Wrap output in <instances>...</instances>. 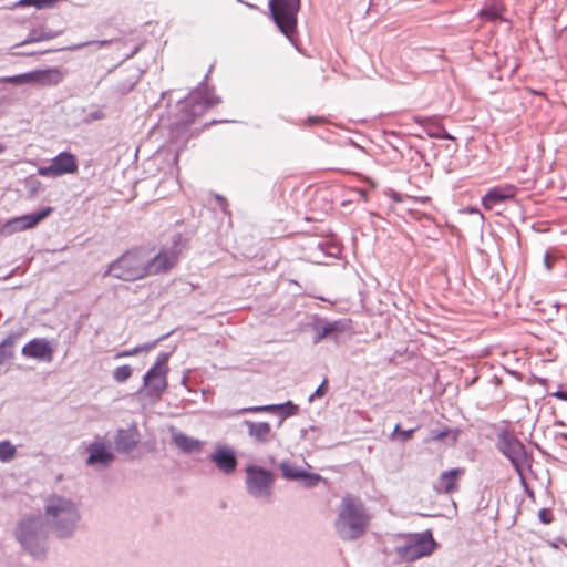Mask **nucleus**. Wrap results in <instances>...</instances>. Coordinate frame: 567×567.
<instances>
[{
	"mask_svg": "<svg viewBox=\"0 0 567 567\" xmlns=\"http://www.w3.org/2000/svg\"><path fill=\"white\" fill-rule=\"evenodd\" d=\"M42 518L56 539H70L79 529L82 516L73 498L52 493L43 499Z\"/></svg>",
	"mask_w": 567,
	"mask_h": 567,
	"instance_id": "obj_1",
	"label": "nucleus"
},
{
	"mask_svg": "<svg viewBox=\"0 0 567 567\" xmlns=\"http://www.w3.org/2000/svg\"><path fill=\"white\" fill-rule=\"evenodd\" d=\"M370 520V514L363 502L347 494L338 506L334 528L341 539L355 540L367 533Z\"/></svg>",
	"mask_w": 567,
	"mask_h": 567,
	"instance_id": "obj_2",
	"label": "nucleus"
},
{
	"mask_svg": "<svg viewBox=\"0 0 567 567\" xmlns=\"http://www.w3.org/2000/svg\"><path fill=\"white\" fill-rule=\"evenodd\" d=\"M50 532L42 516L31 514L20 518L14 528V537L21 548L37 560H44L49 550Z\"/></svg>",
	"mask_w": 567,
	"mask_h": 567,
	"instance_id": "obj_3",
	"label": "nucleus"
},
{
	"mask_svg": "<svg viewBox=\"0 0 567 567\" xmlns=\"http://www.w3.org/2000/svg\"><path fill=\"white\" fill-rule=\"evenodd\" d=\"M392 547L388 554L395 557L399 563H412L430 556L436 548L431 532L399 533L390 539Z\"/></svg>",
	"mask_w": 567,
	"mask_h": 567,
	"instance_id": "obj_4",
	"label": "nucleus"
},
{
	"mask_svg": "<svg viewBox=\"0 0 567 567\" xmlns=\"http://www.w3.org/2000/svg\"><path fill=\"white\" fill-rule=\"evenodd\" d=\"M124 281H134L147 276L146 257L142 251H128L109 266L105 275Z\"/></svg>",
	"mask_w": 567,
	"mask_h": 567,
	"instance_id": "obj_5",
	"label": "nucleus"
},
{
	"mask_svg": "<svg viewBox=\"0 0 567 567\" xmlns=\"http://www.w3.org/2000/svg\"><path fill=\"white\" fill-rule=\"evenodd\" d=\"M313 341L322 340L341 343L350 339L353 334V324L349 318H339L336 320L317 319L313 323Z\"/></svg>",
	"mask_w": 567,
	"mask_h": 567,
	"instance_id": "obj_6",
	"label": "nucleus"
},
{
	"mask_svg": "<svg viewBox=\"0 0 567 567\" xmlns=\"http://www.w3.org/2000/svg\"><path fill=\"white\" fill-rule=\"evenodd\" d=\"M497 449L509 460L519 476L529 467V456L525 445L513 434L502 431L497 435Z\"/></svg>",
	"mask_w": 567,
	"mask_h": 567,
	"instance_id": "obj_7",
	"label": "nucleus"
},
{
	"mask_svg": "<svg viewBox=\"0 0 567 567\" xmlns=\"http://www.w3.org/2000/svg\"><path fill=\"white\" fill-rule=\"evenodd\" d=\"M168 357L158 358L155 364L145 373L140 395H146L152 401L158 400L167 388Z\"/></svg>",
	"mask_w": 567,
	"mask_h": 567,
	"instance_id": "obj_8",
	"label": "nucleus"
},
{
	"mask_svg": "<svg viewBox=\"0 0 567 567\" xmlns=\"http://www.w3.org/2000/svg\"><path fill=\"white\" fill-rule=\"evenodd\" d=\"M274 475L270 471L257 465L246 468V488L255 498L267 499L272 489Z\"/></svg>",
	"mask_w": 567,
	"mask_h": 567,
	"instance_id": "obj_9",
	"label": "nucleus"
},
{
	"mask_svg": "<svg viewBox=\"0 0 567 567\" xmlns=\"http://www.w3.org/2000/svg\"><path fill=\"white\" fill-rule=\"evenodd\" d=\"M86 465L95 468H107L115 460L111 443L101 436H96L86 447Z\"/></svg>",
	"mask_w": 567,
	"mask_h": 567,
	"instance_id": "obj_10",
	"label": "nucleus"
},
{
	"mask_svg": "<svg viewBox=\"0 0 567 567\" xmlns=\"http://www.w3.org/2000/svg\"><path fill=\"white\" fill-rule=\"evenodd\" d=\"M219 97L213 92L206 90H195L183 103V109L187 112L186 122H193L195 117L202 115L207 109L218 104Z\"/></svg>",
	"mask_w": 567,
	"mask_h": 567,
	"instance_id": "obj_11",
	"label": "nucleus"
},
{
	"mask_svg": "<svg viewBox=\"0 0 567 567\" xmlns=\"http://www.w3.org/2000/svg\"><path fill=\"white\" fill-rule=\"evenodd\" d=\"M79 165L76 156L70 152H61L54 156L50 164L47 166H40L38 174L43 177H60L68 174H74L78 172Z\"/></svg>",
	"mask_w": 567,
	"mask_h": 567,
	"instance_id": "obj_12",
	"label": "nucleus"
},
{
	"mask_svg": "<svg viewBox=\"0 0 567 567\" xmlns=\"http://www.w3.org/2000/svg\"><path fill=\"white\" fill-rule=\"evenodd\" d=\"M51 212L52 207H45L38 212L10 218L0 227V233L4 236H10L18 231L31 229L47 218Z\"/></svg>",
	"mask_w": 567,
	"mask_h": 567,
	"instance_id": "obj_13",
	"label": "nucleus"
},
{
	"mask_svg": "<svg viewBox=\"0 0 567 567\" xmlns=\"http://www.w3.org/2000/svg\"><path fill=\"white\" fill-rule=\"evenodd\" d=\"M517 193V187L513 184H504L491 188L482 198V204L485 209H493L496 205L509 199H514Z\"/></svg>",
	"mask_w": 567,
	"mask_h": 567,
	"instance_id": "obj_14",
	"label": "nucleus"
},
{
	"mask_svg": "<svg viewBox=\"0 0 567 567\" xmlns=\"http://www.w3.org/2000/svg\"><path fill=\"white\" fill-rule=\"evenodd\" d=\"M178 260L175 250H162L153 258H146L147 276L165 272L173 268Z\"/></svg>",
	"mask_w": 567,
	"mask_h": 567,
	"instance_id": "obj_15",
	"label": "nucleus"
},
{
	"mask_svg": "<svg viewBox=\"0 0 567 567\" xmlns=\"http://www.w3.org/2000/svg\"><path fill=\"white\" fill-rule=\"evenodd\" d=\"M210 461L225 474L234 473L237 466L235 452L228 445H217Z\"/></svg>",
	"mask_w": 567,
	"mask_h": 567,
	"instance_id": "obj_16",
	"label": "nucleus"
},
{
	"mask_svg": "<svg viewBox=\"0 0 567 567\" xmlns=\"http://www.w3.org/2000/svg\"><path fill=\"white\" fill-rule=\"evenodd\" d=\"M300 9V0H286V39L295 49L303 53L297 39V13Z\"/></svg>",
	"mask_w": 567,
	"mask_h": 567,
	"instance_id": "obj_17",
	"label": "nucleus"
},
{
	"mask_svg": "<svg viewBox=\"0 0 567 567\" xmlns=\"http://www.w3.org/2000/svg\"><path fill=\"white\" fill-rule=\"evenodd\" d=\"M140 442V433L135 425L118 429L114 436L115 449L118 453L132 452Z\"/></svg>",
	"mask_w": 567,
	"mask_h": 567,
	"instance_id": "obj_18",
	"label": "nucleus"
},
{
	"mask_svg": "<svg viewBox=\"0 0 567 567\" xmlns=\"http://www.w3.org/2000/svg\"><path fill=\"white\" fill-rule=\"evenodd\" d=\"M32 82L42 86H52L62 82L64 72L59 68L31 71Z\"/></svg>",
	"mask_w": 567,
	"mask_h": 567,
	"instance_id": "obj_19",
	"label": "nucleus"
},
{
	"mask_svg": "<svg viewBox=\"0 0 567 567\" xmlns=\"http://www.w3.org/2000/svg\"><path fill=\"white\" fill-rule=\"evenodd\" d=\"M286 480L298 481L305 487L316 486L322 477L316 473H309L305 468H297L286 463Z\"/></svg>",
	"mask_w": 567,
	"mask_h": 567,
	"instance_id": "obj_20",
	"label": "nucleus"
},
{
	"mask_svg": "<svg viewBox=\"0 0 567 567\" xmlns=\"http://www.w3.org/2000/svg\"><path fill=\"white\" fill-rule=\"evenodd\" d=\"M464 468H452L442 472L435 488L441 493H453L458 489L457 478L464 474Z\"/></svg>",
	"mask_w": 567,
	"mask_h": 567,
	"instance_id": "obj_21",
	"label": "nucleus"
},
{
	"mask_svg": "<svg viewBox=\"0 0 567 567\" xmlns=\"http://www.w3.org/2000/svg\"><path fill=\"white\" fill-rule=\"evenodd\" d=\"M332 249L337 248L329 245L326 240L311 239L308 245L309 252L307 257L317 264H321L323 257L334 255Z\"/></svg>",
	"mask_w": 567,
	"mask_h": 567,
	"instance_id": "obj_22",
	"label": "nucleus"
},
{
	"mask_svg": "<svg viewBox=\"0 0 567 567\" xmlns=\"http://www.w3.org/2000/svg\"><path fill=\"white\" fill-rule=\"evenodd\" d=\"M173 442L184 453H198L202 451L203 442L184 433L173 435Z\"/></svg>",
	"mask_w": 567,
	"mask_h": 567,
	"instance_id": "obj_23",
	"label": "nucleus"
},
{
	"mask_svg": "<svg viewBox=\"0 0 567 567\" xmlns=\"http://www.w3.org/2000/svg\"><path fill=\"white\" fill-rule=\"evenodd\" d=\"M53 344L45 338H37L23 346L21 354H52Z\"/></svg>",
	"mask_w": 567,
	"mask_h": 567,
	"instance_id": "obj_24",
	"label": "nucleus"
},
{
	"mask_svg": "<svg viewBox=\"0 0 567 567\" xmlns=\"http://www.w3.org/2000/svg\"><path fill=\"white\" fill-rule=\"evenodd\" d=\"M244 425L247 426L248 434L258 442H267L271 437L270 425L266 422L245 420Z\"/></svg>",
	"mask_w": 567,
	"mask_h": 567,
	"instance_id": "obj_25",
	"label": "nucleus"
},
{
	"mask_svg": "<svg viewBox=\"0 0 567 567\" xmlns=\"http://www.w3.org/2000/svg\"><path fill=\"white\" fill-rule=\"evenodd\" d=\"M504 6L501 2H492L480 11V17L486 21H497L503 19Z\"/></svg>",
	"mask_w": 567,
	"mask_h": 567,
	"instance_id": "obj_26",
	"label": "nucleus"
},
{
	"mask_svg": "<svg viewBox=\"0 0 567 567\" xmlns=\"http://www.w3.org/2000/svg\"><path fill=\"white\" fill-rule=\"evenodd\" d=\"M23 336V330L14 331L9 333L1 342H0V354H12L16 350V347L19 340Z\"/></svg>",
	"mask_w": 567,
	"mask_h": 567,
	"instance_id": "obj_27",
	"label": "nucleus"
},
{
	"mask_svg": "<svg viewBox=\"0 0 567 567\" xmlns=\"http://www.w3.org/2000/svg\"><path fill=\"white\" fill-rule=\"evenodd\" d=\"M59 33L54 32L52 30H48L44 27H38L33 28L28 38L23 41V43H31V42H40L45 40H51L55 38Z\"/></svg>",
	"mask_w": 567,
	"mask_h": 567,
	"instance_id": "obj_28",
	"label": "nucleus"
},
{
	"mask_svg": "<svg viewBox=\"0 0 567 567\" xmlns=\"http://www.w3.org/2000/svg\"><path fill=\"white\" fill-rule=\"evenodd\" d=\"M269 10L277 28L284 33V0H269Z\"/></svg>",
	"mask_w": 567,
	"mask_h": 567,
	"instance_id": "obj_29",
	"label": "nucleus"
},
{
	"mask_svg": "<svg viewBox=\"0 0 567 567\" xmlns=\"http://www.w3.org/2000/svg\"><path fill=\"white\" fill-rule=\"evenodd\" d=\"M17 447L8 440L0 442V462L7 463L14 458Z\"/></svg>",
	"mask_w": 567,
	"mask_h": 567,
	"instance_id": "obj_30",
	"label": "nucleus"
},
{
	"mask_svg": "<svg viewBox=\"0 0 567 567\" xmlns=\"http://www.w3.org/2000/svg\"><path fill=\"white\" fill-rule=\"evenodd\" d=\"M264 411H281L284 413V403L244 408V409H240L238 411V413L241 414V413H248V412H264Z\"/></svg>",
	"mask_w": 567,
	"mask_h": 567,
	"instance_id": "obj_31",
	"label": "nucleus"
},
{
	"mask_svg": "<svg viewBox=\"0 0 567 567\" xmlns=\"http://www.w3.org/2000/svg\"><path fill=\"white\" fill-rule=\"evenodd\" d=\"M2 82L10 83V84H24L32 82L31 72L11 75V76H4L1 79Z\"/></svg>",
	"mask_w": 567,
	"mask_h": 567,
	"instance_id": "obj_32",
	"label": "nucleus"
},
{
	"mask_svg": "<svg viewBox=\"0 0 567 567\" xmlns=\"http://www.w3.org/2000/svg\"><path fill=\"white\" fill-rule=\"evenodd\" d=\"M132 374V369L130 365H121L117 367L113 372V378L117 382L126 381Z\"/></svg>",
	"mask_w": 567,
	"mask_h": 567,
	"instance_id": "obj_33",
	"label": "nucleus"
},
{
	"mask_svg": "<svg viewBox=\"0 0 567 567\" xmlns=\"http://www.w3.org/2000/svg\"><path fill=\"white\" fill-rule=\"evenodd\" d=\"M55 0H20L18 2L19 6L25 7V6H33L38 9L51 6L54 3Z\"/></svg>",
	"mask_w": 567,
	"mask_h": 567,
	"instance_id": "obj_34",
	"label": "nucleus"
},
{
	"mask_svg": "<svg viewBox=\"0 0 567 567\" xmlns=\"http://www.w3.org/2000/svg\"><path fill=\"white\" fill-rule=\"evenodd\" d=\"M155 344H156V341L144 343V344L135 347L133 350H125V351L121 352L120 354L127 355V354H138L141 352H148L152 350V348Z\"/></svg>",
	"mask_w": 567,
	"mask_h": 567,
	"instance_id": "obj_35",
	"label": "nucleus"
},
{
	"mask_svg": "<svg viewBox=\"0 0 567 567\" xmlns=\"http://www.w3.org/2000/svg\"><path fill=\"white\" fill-rule=\"evenodd\" d=\"M328 380L324 379L317 390L309 396V401H313L315 398H321L327 392Z\"/></svg>",
	"mask_w": 567,
	"mask_h": 567,
	"instance_id": "obj_36",
	"label": "nucleus"
},
{
	"mask_svg": "<svg viewBox=\"0 0 567 567\" xmlns=\"http://www.w3.org/2000/svg\"><path fill=\"white\" fill-rule=\"evenodd\" d=\"M386 195L395 203H401L404 200V198L406 197L405 195L396 192V190H393V189H389L386 192Z\"/></svg>",
	"mask_w": 567,
	"mask_h": 567,
	"instance_id": "obj_37",
	"label": "nucleus"
},
{
	"mask_svg": "<svg viewBox=\"0 0 567 567\" xmlns=\"http://www.w3.org/2000/svg\"><path fill=\"white\" fill-rule=\"evenodd\" d=\"M538 517L544 524H549L551 522V514L545 508L539 511Z\"/></svg>",
	"mask_w": 567,
	"mask_h": 567,
	"instance_id": "obj_38",
	"label": "nucleus"
},
{
	"mask_svg": "<svg viewBox=\"0 0 567 567\" xmlns=\"http://www.w3.org/2000/svg\"><path fill=\"white\" fill-rule=\"evenodd\" d=\"M298 411V406L291 401H286V417L295 415Z\"/></svg>",
	"mask_w": 567,
	"mask_h": 567,
	"instance_id": "obj_39",
	"label": "nucleus"
},
{
	"mask_svg": "<svg viewBox=\"0 0 567 567\" xmlns=\"http://www.w3.org/2000/svg\"><path fill=\"white\" fill-rule=\"evenodd\" d=\"M416 429H410V430H403L400 432V437H401V441L402 442H406L409 441L413 433L415 432Z\"/></svg>",
	"mask_w": 567,
	"mask_h": 567,
	"instance_id": "obj_40",
	"label": "nucleus"
},
{
	"mask_svg": "<svg viewBox=\"0 0 567 567\" xmlns=\"http://www.w3.org/2000/svg\"><path fill=\"white\" fill-rule=\"evenodd\" d=\"M135 83H136L135 81H132L127 85H123V86L121 85V86L117 87V92H120L121 94H126L127 92H130L134 87Z\"/></svg>",
	"mask_w": 567,
	"mask_h": 567,
	"instance_id": "obj_41",
	"label": "nucleus"
},
{
	"mask_svg": "<svg viewBox=\"0 0 567 567\" xmlns=\"http://www.w3.org/2000/svg\"><path fill=\"white\" fill-rule=\"evenodd\" d=\"M104 117V113L101 110L94 111L89 115L91 121L102 120Z\"/></svg>",
	"mask_w": 567,
	"mask_h": 567,
	"instance_id": "obj_42",
	"label": "nucleus"
},
{
	"mask_svg": "<svg viewBox=\"0 0 567 567\" xmlns=\"http://www.w3.org/2000/svg\"><path fill=\"white\" fill-rule=\"evenodd\" d=\"M447 435V431H440L437 433H433L430 440L441 441Z\"/></svg>",
	"mask_w": 567,
	"mask_h": 567,
	"instance_id": "obj_43",
	"label": "nucleus"
},
{
	"mask_svg": "<svg viewBox=\"0 0 567 567\" xmlns=\"http://www.w3.org/2000/svg\"><path fill=\"white\" fill-rule=\"evenodd\" d=\"M553 396L563 401H567V391L558 390L555 393H553Z\"/></svg>",
	"mask_w": 567,
	"mask_h": 567,
	"instance_id": "obj_44",
	"label": "nucleus"
},
{
	"mask_svg": "<svg viewBox=\"0 0 567 567\" xmlns=\"http://www.w3.org/2000/svg\"><path fill=\"white\" fill-rule=\"evenodd\" d=\"M308 122L310 124H319V123H322L323 122V118L322 117H309L308 118Z\"/></svg>",
	"mask_w": 567,
	"mask_h": 567,
	"instance_id": "obj_45",
	"label": "nucleus"
},
{
	"mask_svg": "<svg viewBox=\"0 0 567 567\" xmlns=\"http://www.w3.org/2000/svg\"><path fill=\"white\" fill-rule=\"evenodd\" d=\"M412 199H413L414 202H419V203H423V204H425V203H427V202L430 200V198H429L427 196H423V197H412Z\"/></svg>",
	"mask_w": 567,
	"mask_h": 567,
	"instance_id": "obj_46",
	"label": "nucleus"
},
{
	"mask_svg": "<svg viewBox=\"0 0 567 567\" xmlns=\"http://www.w3.org/2000/svg\"><path fill=\"white\" fill-rule=\"evenodd\" d=\"M295 287H298V282L295 281V280H290L289 284H288V289L289 290H292L295 293L297 292L296 289H293Z\"/></svg>",
	"mask_w": 567,
	"mask_h": 567,
	"instance_id": "obj_47",
	"label": "nucleus"
},
{
	"mask_svg": "<svg viewBox=\"0 0 567 567\" xmlns=\"http://www.w3.org/2000/svg\"><path fill=\"white\" fill-rule=\"evenodd\" d=\"M216 199L219 202V204H220L221 208L225 210V206H224V204H225V198H224V197H221L220 195H216Z\"/></svg>",
	"mask_w": 567,
	"mask_h": 567,
	"instance_id": "obj_48",
	"label": "nucleus"
},
{
	"mask_svg": "<svg viewBox=\"0 0 567 567\" xmlns=\"http://www.w3.org/2000/svg\"><path fill=\"white\" fill-rule=\"evenodd\" d=\"M545 265H546L547 269H550L549 256L548 255L545 256Z\"/></svg>",
	"mask_w": 567,
	"mask_h": 567,
	"instance_id": "obj_49",
	"label": "nucleus"
},
{
	"mask_svg": "<svg viewBox=\"0 0 567 567\" xmlns=\"http://www.w3.org/2000/svg\"><path fill=\"white\" fill-rule=\"evenodd\" d=\"M110 42H111L110 40H102V41H100L97 43H99L100 47H103V45H105V44H107Z\"/></svg>",
	"mask_w": 567,
	"mask_h": 567,
	"instance_id": "obj_50",
	"label": "nucleus"
},
{
	"mask_svg": "<svg viewBox=\"0 0 567 567\" xmlns=\"http://www.w3.org/2000/svg\"><path fill=\"white\" fill-rule=\"evenodd\" d=\"M400 432H401V430H400V426H399V424H398V425L394 427L393 433H399V434H400Z\"/></svg>",
	"mask_w": 567,
	"mask_h": 567,
	"instance_id": "obj_51",
	"label": "nucleus"
},
{
	"mask_svg": "<svg viewBox=\"0 0 567 567\" xmlns=\"http://www.w3.org/2000/svg\"><path fill=\"white\" fill-rule=\"evenodd\" d=\"M443 137H444V138H447V140H451V138H452V136H451L450 134H447V133H445V134L443 135Z\"/></svg>",
	"mask_w": 567,
	"mask_h": 567,
	"instance_id": "obj_52",
	"label": "nucleus"
},
{
	"mask_svg": "<svg viewBox=\"0 0 567 567\" xmlns=\"http://www.w3.org/2000/svg\"><path fill=\"white\" fill-rule=\"evenodd\" d=\"M39 358H40V359H47L48 361H50L52 357H51V355H48V357H39Z\"/></svg>",
	"mask_w": 567,
	"mask_h": 567,
	"instance_id": "obj_53",
	"label": "nucleus"
},
{
	"mask_svg": "<svg viewBox=\"0 0 567 567\" xmlns=\"http://www.w3.org/2000/svg\"><path fill=\"white\" fill-rule=\"evenodd\" d=\"M4 147L0 144V153H2Z\"/></svg>",
	"mask_w": 567,
	"mask_h": 567,
	"instance_id": "obj_54",
	"label": "nucleus"
},
{
	"mask_svg": "<svg viewBox=\"0 0 567 567\" xmlns=\"http://www.w3.org/2000/svg\"><path fill=\"white\" fill-rule=\"evenodd\" d=\"M4 357H0V365L3 363V359Z\"/></svg>",
	"mask_w": 567,
	"mask_h": 567,
	"instance_id": "obj_55",
	"label": "nucleus"
},
{
	"mask_svg": "<svg viewBox=\"0 0 567 567\" xmlns=\"http://www.w3.org/2000/svg\"><path fill=\"white\" fill-rule=\"evenodd\" d=\"M404 567H414V566H412V565H406V566H404Z\"/></svg>",
	"mask_w": 567,
	"mask_h": 567,
	"instance_id": "obj_56",
	"label": "nucleus"
},
{
	"mask_svg": "<svg viewBox=\"0 0 567 567\" xmlns=\"http://www.w3.org/2000/svg\"><path fill=\"white\" fill-rule=\"evenodd\" d=\"M564 436L567 439V434H566V435H564Z\"/></svg>",
	"mask_w": 567,
	"mask_h": 567,
	"instance_id": "obj_57",
	"label": "nucleus"
}]
</instances>
